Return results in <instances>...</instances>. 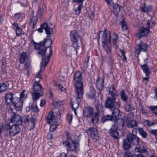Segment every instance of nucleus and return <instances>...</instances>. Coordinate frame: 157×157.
Segmentation results:
<instances>
[{
    "mask_svg": "<svg viewBox=\"0 0 157 157\" xmlns=\"http://www.w3.org/2000/svg\"><path fill=\"white\" fill-rule=\"evenodd\" d=\"M22 32V30L20 27L18 28L17 29H16V35L18 36H19L21 35V34Z\"/></svg>",
    "mask_w": 157,
    "mask_h": 157,
    "instance_id": "3c124183",
    "label": "nucleus"
},
{
    "mask_svg": "<svg viewBox=\"0 0 157 157\" xmlns=\"http://www.w3.org/2000/svg\"><path fill=\"white\" fill-rule=\"evenodd\" d=\"M83 5L82 4H80L77 7V9H76L75 10V14L76 15H78L81 13V8Z\"/></svg>",
    "mask_w": 157,
    "mask_h": 157,
    "instance_id": "49530a36",
    "label": "nucleus"
},
{
    "mask_svg": "<svg viewBox=\"0 0 157 157\" xmlns=\"http://www.w3.org/2000/svg\"><path fill=\"white\" fill-rule=\"evenodd\" d=\"M95 93L96 92L94 89L91 90L90 92L87 94V97L90 98L94 99V98Z\"/></svg>",
    "mask_w": 157,
    "mask_h": 157,
    "instance_id": "a19ab883",
    "label": "nucleus"
},
{
    "mask_svg": "<svg viewBox=\"0 0 157 157\" xmlns=\"http://www.w3.org/2000/svg\"><path fill=\"white\" fill-rule=\"evenodd\" d=\"M109 92L112 98L114 99H116V97L117 96V91L116 90L115 87L113 86L110 87L109 89Z\"/></svg>",
    "mask_w": 157,
    "mask_h": 157,
    "instance_id": "6ab92c4d",
    "label": "nucleus"
},
{
    "mask_svg": "<svg viewBox=\"0 0 157 157\" xmlns=\"http://www.w3.org/2000/svg\"><path fill=\"white\" fill-rule=\"evenodd\" d=\"M98 42L99 41L101 42L102 46L105 50L101 54L102 56L103 57L110 58L111 57V33L110 31H101L98 35Z\"/></svg>",
    "mask_w": 157,
    "mask_h": 157,
    "instance_id": "f257e3e1",
    "label": "nucleus"
},
{
    "mask_svg": "<svg viewBox=\"0 0 157 157\" xmlns=\"http://www.w3.org/2000/svg\"><path fill=\"white\" fill-rule=\"evenodd\" d=\"M32 41L34 44V49L36 50H39L38 53L42 56V59H44L45 63L44 67H45L49 62L51 57L50 56H46V49L45 47L48 48L51 45L52 43V40L50 39H44L43 41L39 43H36L33 40Z\"/></svg>",
    "mask_w": 157,
    "mask_h": 157,
    "instance_id": "f03ea898",
    "label": "nucleus"
},
{
    "mask_svg": "<svg viewBox=\"0 0 157 157\" xmlns=\"http://www.w3.org/2000/svg\"><path fill=\"white\" fill-rule=\"evenodd\" d=\"M25 67L26 70V71L29 73V71L31 69L30 62L29 60H27L25 64Z\"/></svg>",
    "mask_w": 157,
    "mask_h": 157,
    "instance_id": "58836bf2",
    "label": "nucleus"
},
{
    "mask_svg": "<svg viewBox=\"0 0 157 157\" xmlns=\"http://www.w3.org/2000/svg\"><path fill=\"white\" fill-rule=\"evenodd\" d=\"M124 121L121 118H118L116 119V121L114 122V124L113 125H115V127L117 128L118 127H121L122 128L123 127L124 125Z\"/></svg>",
    "mask_w": 157,
    "mask_h": 157,
    "instance_id": "4be33fe9",
    "label": "nucleus"
},
{
    "mask_svg": "<svg viewBox=\"0 0 157 157\" xmlns=\"http://www.w3.org/2000/svg\"><path fill=\"white\" fill-rule=\"evenodd\" d=\"M120 96L121 99L124 102L126 101L128 99V96L123 90L120 92Z\"/></svg>",
    "mask_w": 157,
    "mask_h": 157,
    "instance_id": "2f4dec72",
    "label": "nucleus"
},
{
    "mask_svg": "<svg viewBox=\"0 0 157 157\" xmlns=\"http://www.w3.org/2000/svg\"><path fill=\"white\" fill-rule=\"evenodd\" d=\"M141 68L143 72L145 73L147 76H149L150 73V70L147 63H145L141 65Z\"/></svg>",
    "mask_w": 157,
    "mask_h": 157,
    "instance_id": "aec40b11",
    "label": "nucleus"
},
{
    "mask_svg": "<svg viewBox=\"0 0 157 157\" xmlns=\"http://www.w3.org/2000/svg\"><path fill=\"white\" fill-rule=\"evenodd\" d=\"M13 94L12 93L7 94L5 96L6 101L8 105L11 103L13 99Z\"/></svg>",
    "mask_w": 157,
    "mask_h": 157,
    "instance_id": "a878e982",
    "label": "nucleus"
},
{
    "mask_svg": "<svg viewBox=\"0 0 157 157\" xmlns=\"http://www.w3.org/2000/svg\"><path fill=\"white\" fill-rule=\"evenodd\" d=\"M12 25H13V26H14L15 28L16 29H17L18 28H19L20 27L18 26V24L17 23H16V22H14V23H13L12 24Z\"/></svg>",
    "mask_w": 157,
    "mask_h": 157,
    "instance_id": "338daca9",
    "label": "nucleus"
},
{
    "mask_svg": "<svg viewBox=\"0 0 157 157\" xmlns=\"http://www.w3.org/2000/svg\"><path fill=\"white\" fill-rule=\"evenodd\" d=\"M113 120H114L112 116L111 115V116L109 115H108L103 117L102 119V121L104 122L107 121L108 120L112 121Z\"/></svg>",
    "mask_w": 157,
    "mask_h": 157,
    "instance_id": "a18cd8bd",
    "label": "nucleus"
},
{
    "mask_svg": "<svg viewBox=\"0 0 157 157\" xmlns=\"http://www.w3.org/2000/svg\"><path fill=\"white\" fill-rule=\"evenodd\" d=\"M30 105L31 107V110L33 112H37L39 111L36 102H33L32 104H31Z\"/></svg>",
    "mask_w": 157,
    "mask_h": 157,
    "instance_id": "c9c22d12",
    "label": "nucleus"
},
{
    "mask_svg": "<svg viewBox=\"0 0 157 157\" xmlns=\"http://www.w3.org/2000/svg\"><path fill=\"white\" fill-rule=\"evenodd\" d=\"M22 105L23 101L21 100L17 104L14 105H13L17 110L20 111L22 109Z\"/></svg>",
    "mask_w": 157,
    "mask_h": 157,
    "instance_id": "c85d7f7f",
    "label": "nucleus"
},
{
    "mask_svg": "<svg viewBox=\"0 0 157 157\" xmlns=\"http://www.w3.org/2000/svg\"><path fill=\"white\" fill-rule=\"evenodd\" d=\"M148 108L152 113L157 116V105L151 106Z\"/></svg>",
    "mask_w": 157,
    "mask_h": 157,
    "instance_id": "4c0bfd02",
    "label": "nucleus"
},
{
    "mask_svg": "<svg viewBox=\"0 0 157 157\" xmlns=\"http://www.w3.org/2000/svg\"><path fill=\"white\" fill-rule=\"evenodd\" d=\"M146 148L144 147H135V150L136 152L140 153H144L146 151Z\"/></svg>",
    "mask_w": 157,
    "mask_h": 157,
    "instance_id": "f704fd0d",
    "label": "nucleus"
},
{
    "mask_svg": "<svg viewBox=\"0 0 157 157\" xmlns=\"http://www.w3.org/2000/svg\"><path fill=\"white\" fill-rule=\"evenodd\" d=\"M149 31L148 27L143 28L136 35V36L138 38L140 39L142 37L147 36L149 33Z\"/></svg>",
    "mask_w": 157,
    "mask_h": 157,
    "instance_id": "2eb2a0df",
    "label": "nucleus"
},
{
    "mask_svg": "<svg viewBox=\"0 0 157 157\" xmlns=\"http://www.w3.org/2000/svg\"><path fill=\"white\" fill-rule=\"evenodd\" d=\"M119 107H115L113 110L112 114V117L114 119L116 120L117 118L119 116L120 114V110L118 109Z\"/></svg>",
    "mask_w": 157,
    "mask_h": 157,
    "instance_id": "b1692460",
    "label": "nucleus"
},
{
    "mask_svg": "<svg viewBox=\"0 0 157 157\" xmlns=\"http://www.w3.org/2000/svg\"><path fill=\"white\" fill-rule=\"evenodd\" d=\"M87 133L88 135L93 139H97L99 137L97 129L95 128H90L87 130Z\"/></svg>",
    "mask_w": 157,
    "mask_h": 157,
    "instance_id": "9b49d317",
    "label": "nucleus"
},
{
    "mask_svg": "<svg viewBox=\"0 0 157 157\" xmlns=\"http://www.w3.org/2000/svg\"><path fill=\"white\" fill-rule=\"evenodd\" d=\"M124 157H133V155L130 153L125 152L124 153Z\"/></svg>",
    "mask_w": 157,
    "mask_h": 157,
    "instance_id": "e2e57ef3",
    "label": "nucleus"
},
{
    "mask_svg": "<svg viewBox=\"0 0 157 157\" xmlns=\"http://www.w3.org/2000/svg\"><path fill=\"white\" fill-rule=\"evenodd\" d=\"M29 118L28 115L24 116L23 118V121H22V124L24 123L25 126H27L29 124Z\"/></svg>",
    "mask_w": 157,
    "mask_h": 157,
    "instance_id": "ea45409f",
    "label": "nucleus"
},
{
    "mask_svg": "<svg viewBox=\"0 0 157 157\" xmlns=\"http://www.w3.org/2000/svg\"><path fill=\"white\" fill-rule=\"evenodd\" d=\"M44 90L39 82L35 81L33 84V90L31 92L34 101H37L40 96L43 95Z\"/></svg>",
    "mask_w": 157,
    "mask_h": 157,
    "instance_id": "20e7f679",
    "label": "nucleus"
},
{
    "mask_svg": "<svg viewBox=\"0 0 157 157\" xmlns=\"http://www.w3.org/2000/svg\"><path fill=\"white\" fill-rule=\"evenodd\" d=\"M34 12L32 11V18L30 19L31 24H33V29H34L35 26L37 22V15L36 16H34Z\"/></svg>",
    "mask_w": 157,
    "mask_h": 157,
    "instance_id": "393cba45",
    "label": "nucleus"
},
{
    "mask_svg": "<svg viewBox=\"0 0 157 157\" xmlns=\"http://www.w3.org/2000/svg\"><path fill=\"white\" fill-rule=\"evenodd\" d=\"M45 101L44 100H41L40 104V106L41 107L43 106L45 104Z\"/></svg>",
    "mask_w": 157,
    "mask_h": 157,
    "instance_id": "774afa93",
    "label": "nucleus"
},
{
    "mask_svg": "<svg viewBox=\"0 0 157 157\" xmlns=\"http://www.w3.org/2000/svg\"><path fill=\"white\" fill-rule=\"evenodd\" d=\"M14 18L17 19H19L22 17L21 14L18 13L15 14L14 15Z\"/></svg>",
    "mask_w": 157,
    "mask_h": 157,
    "instance_id": "864d4df0",
    "label": "nucleus"
},
{
    "mask_svg": "<svg viewBox=\"0 0 157 157\" xmlns=\"http://www.w3.org/2000/svg\"><path fill=\"white\" fill-rule=\"evenodd\" d=\"M121 27L122 28V30L123 31H126L128 29V27L126 25V22L124 20L120 22Z\"/></svg>",
    "mask_w": 157,
    "mask_h": 157,
    "instance_id": "de8ad7c7",
    "label": "nucleus"
},
{
    "mask_svg": "<svg viewBox=\"0 0 157 157\" xmlns=\"http://www.w3.org/2000/svg\"><path fill=\"white\" fill-rule=\"evenodd\" d=\"M71 105L73 109H76L79 107V102L77 100L75 101H73L72 102Z\"/></svg>",
    "mask_w": 157,
    "mask_h": 157,
    "instance_id": "c03bdc74",
    "label": "nucleus"
},
{
    "mask_svg": "<svg viewBox=\"0 0 157 157\" xmlns=\"http://www.w3.org/2000/svg\"><path fill=\"white\" fill-rule=\"evenodd\" d=\"M74 3H75L77 4L80 3L82 5L83 2L84 0H72Z\"/></svg>",
    "mask_w": 157,
    "mask_h": 157,
    "instance_id": "4d7b16f0",
    "label": "nucleus"
},
{
    "mask_svg": "<svg viewBox=\"0 0 157 157\" xmlns=\"http://www.w3.org/2000/svg\"><path fill=\"white\" fill-rule=\"evenodd\" d=\"M115 100L109 97L105 101V107L111 109H113L115 107H119L120 104L117 102H115Z\"/></svg>",
    "mask_w": 157,
    "mask_h": 157,
    "instance_id": "6e6552de",
    "label": "nucleus"
},
{
    "mask_svg": "<svg viewBox=\"0 0 157 157\" xmlns=\"http://www.w3.org/2000/svg\"><path fill=\"white\" fill-rule=\"evenodd\" d=\"M151 133L155 136V138L157 141V130H151L150 131Z\"/></svg>",
    "mask_w": 157,
    "mask_h": 157,
    "instance_id": "603ef678",
    "label": "nucleus"
},
{
    "mask_svg": "<svg viewBox=\"0 0 157 157\" xmlns=\"http://www.w3.org/2000/svg\"><path fill=\"white\" fill-rule=\"evenodd\" d=\"M25 92V90H23L20 94V98H19L21 100H22L23 98L26 97V96L24 94Z\"/></svg>",
    "mask_w": 157,
    "mask_h": 157,
    "instance_id": "5fc2aeb1",
    "label": "nucleus"
},
{
    "mask_svg": "<svg viewBox=\"0 0 157 157\" xmlns=\"http://www.w3.org/2000/svg\"><path fill=\"white\" fill-rule=\"evenodd\" d=\"M20 100H21L19 98L17 97H15L13 98L11 103L13 104V105L17 104V102H19L20 101Z\"/></svg>",
    "mask_w": 157,
    "mask_h": 157,
    "instance_id": "09e8293b",
    "label": "nucleus"
},
{
    "mask_svg": "<svg viewBox=\"0 0 157 157\" xmlns=\"http://www.w3.org/2000/svg\"><path fill=\"white\" fill-rule=\"evenodd\" d=\"M70 38L71 41L73 43V46L75 49L76 53H77V49L80 46L78 45V39L79 36L78 32L75 30L72 31L70 33Z\"/></svg>",
    "mask_w": 157,
    "mask_h": 157,
    "instance_id": "0eeeda50",
    "label": "nucleus"
},
{
    "mask_svg": "<svg viewBox=\"0 0 157 157\" xmlns=\"http://www.w3.org/2000/svg\"><path fill=\"white\" fill-rule=\"evenodd\" d=\"M112 4L111 5L113 7L112 12L114 14L118 15L120 10V7L117 4Z\"/></svg>",
    "mask_w": 157,
    "mask_h": 157,
    "instance_id": "412c9836",
    "label": "nucleus"
},
{
    "mask_svg": "<svg viewBox=\"0 0 157 157\" xmlns=\"http://www.w3.org/2000/svg\"><path fill=\"white\" fill-rule=\"evenodd\" d=\"M117 128L115 125H113L110 130V133L111 136L116 140L118 138L119 136V133L116 130Z\"/></svg>",
    "mask_w": 157,
    "mask_h": 157,
    "instance_id": "dca6fc26",
    "label": "nucleus"
},
{
    "mask_svg": "<svg viewBox=\"0 0 157 157\" xmlns=\"http://www.w3.org/2000/svg\"><path fill=\"white\" fill-rule=\"evenodd\" d=\"M147 45L141 41L140 44L137 45L135 48V52L137 55H139L142 51L145 52L147 47Z\"/></svg>",
    "mask_w": 157,
    "mask_h": 157,
    "instance_id": "f8f14e48",
    "label": "nucleus"
},
{
    "mask_svg": "<svg viewBox=\"0 0 157 157\" xmlns=\"http://www.w3.org/2000/svg\"><path fill=\"white\" fill-rule=\"evenodd\" d=\"M137 125V122L134 120H131L128 122L127 126L129 128H133Z\"/></svg>",
    "mask_w": 157,
    "mask_h": 157,
    "instance_id": "bb28decb",
    "label": "nucleus"
},
{
    "mask_svg": "<svg viewBox=\"0 0 157 157\" xmlns=\"http://www.w3.org/2000/svg\"><path fill=\"white\" fill-rule=\"evenodd\" d=\"M11 122L15 123L14 124L21 125L22 124V117L19 115L14 113L12 116Z\"/></svg>",
    "mask_w": 157,
    "mask_h": 157,
    "instance_id": "ddd939ff",
    "label": "nucleus"
},
{
    "mask_svg": "<svg viewBox=\"0 0 157 157\" xmlns=\"http://www.w3.org/2000/svg\"><path fill=\"white\" fill-rule=\"evenodd\" d=\"M40 69L38 72L35 75L36 77L40 79H42V77L41 74V71L43 64V61L40 63Z\"/></svg>",
    "mask_w": 157,
    "mask_h": 157,
    "instance_id": "e433bc0d",
    "label": "nucleus"
},
{
    "mask_svg": "<svg viewBox=\"0 0 157 157\" xmlns=\"http://www.w3.org/2000/svg\"><path fill=\"white\" fill-rule=\"evenodd\" d=\"M62 50L63 52L65 53L66 56H71V54L68 51H67V48L66 46H64L63 47Z\"/></svg>",
    "mask_w": 157,
    "mask_h": 157,
    "instance_id": "37998d69",
    "label": "nucleus"
},
{
    "mask_svg": "<svg viewBox=\"0 0 157 157\" xmlns=\"http://www.w3.org/2000/svg\"><path fill=\"white\" fill-rule=\"evenodd\" d=\"M94 113L93 109L91 107L86 108L83 112L84 116L87 117H91Z\"/></svg>",
    "mask_w": 157,
    "mask_h": 157,
    "instance_id": "a211bd4d",
    "label": "nucleus"
},
{
    "mask_svg": "<svg viewBox=\"0 0 157 157\" xmlns=\"http://www.w3.org/2000/svg\"><path fill=\"white\" fill-rule=\"evenodd\" d=\"M151 7L150 6H141L140 7V10L143 12L148 13L151 11Z\"/></svg>",
    "mask_w": 157,
    "mask_h": 157,
    "instance_id": "7c9ffc66",
    "label": "nucleus"
},
{
    "mask_svg": "<svg viewBox=\"0 0 157 157\" xmlns=\"http://www.w3.org/2000/svg\"><path fill=\"white\" fill-rule=\"evenodd\" d=\"M46 121L49 124L54 123L50 126L49 130L50 132H52L56 129L58 126L56 123L58 121V118L57 117L54 116L53 113L51 111L49 113L46 118Z\"/></svg>",
    "mask_w": 157,
    "mask_h": 157,
    "instance_id": "39448f33",
    "label": "nucleus"
},
{
    "mask_svg": "<svg viewBox=\"0 0 157 157\" xmlns=\"http://www.w3.org/2000/svg\"><path fill=\"white\" fill-rule=\"evenodd\" d=\"M127 138L130 141L132 145L134 146H137L139 144L140 139L136 135L129 134L127 136Z\"/></svg>",
    "mask_w": 157,
    "mask_h": 157,
    "instance_id": "9d476101",
    "label": "nucleus"
},
{
    "mask_svg": "<svg viewBox=\"0 0 157 157\" xmlns=\"http://www.w3.org/2000/svg\"><path fill=\"white\" fill-rule=\"evenodd\" d=\"M74 80L75 82V86L78 98H80L83 94V83L82 82V74L77 71L74 74Z\"/></svg>",
    "mask_w": 157,
    "mask_h": 157,
    "instance_id": "7ed1b4c3",
    "label": "nucleus"
},
{
    "mask_svg": "<svg viewBox=\"0 0 157 157\" xmlns=\"http://www.w3.org/2000/svg\"><path fill=\"white\" fill-rule=\"evenodd\" d=\"M89 57L87 56V60H85V62L84 63V66L86 68L88 66V63H89Z\"/></svg>",
    "mask_w": 157,
    "mask_h": 157,
    "instance_id": "13d9d810",
    "label": "nucleus"
},
{
    "mask_svg": "<svg viewBox=\"0 0 157 157\" xmlns=\"http://www.w3.org/2000/svg\"><path fill=\"white\" fill-rule=\"evenodd\" d=\"M141 112L143 114L146 115L147 114V110L146 109H144L143 107H142Z\"/></svg>",
    "mask_w": 157,
    "mask_h": 157,
    "instance_id": "0e129e2a",
    "label": "nucleus"
},
{
    "mask_svg": "<svg viewBox=\"0 0 157 157\" xmlns=\"http://www.w3.org/2000/svg\"><path fill=\"white\" fill-rule=\"evenodd\" d=\"M19 125L16 124L11 125L10 124H8L5 125V127L6 130L10 131V135L13 136L20 132L21 128Z\"/></svg>",
    "mask_w": 157,
    "mask_h": 157,
    "instance_id": "423d86ee",
    "label": "nucleus"
},
{
    "mask_svg": "<svg viewBox=\"0 0 157 157\" xmlns=\"http://www.w3.org/2000/svg\"><path fill=\"white\" fill-rule=\"evenodd\" d=\"M92 122L93 124H96L98 121V113H94L92 116Z\"/></svg>",
    "mask_w": 157,
    "mask_h": 157,
    "instance_id": "72a5a7b5",
    "label": "nucleus"
},
{
    "mask_svg": "<svg viewBox=\"0 0 157 157\" xmlns=\"http://www.w3.org/2000/svg\"><path fill=\"white\" fill-rule=\"evenodd\" d=\"M104 84V79L103 78H98L96 82V86L97 88L100 92L102 90Z\"/></svg>",
    "mask_w": 157,
    "mask_h": 157,
    "instance_id": "f3484780",
    "label": "nucleus"
},
{
    "mask_svg": "<svg viewBox=\"0 0 157 157\" xmlns=\"http://www.w3.org/2000/svg\"><path fill=\"white\" fill-rule=\"evenodd\" d=\"M138 131L140 135L144 138H146L147 136V134L144 131L143 128H139Z\"/></svg>",
    "mask_w": 157,
    "mask_h": 157,
    "instance_id": "c756f323",
    "label": "nucleus"
},
{
    "mask_svg": "<svg viewBox=\"0 0 157 157\" xmlns=\"http://www.w3.org/2000/svg\"><path fill=\"white\" fill-rule=\"evenodd\" d=\"M27 58V54L25 52H22L20 55V58L19 59V61L20 63H23Z\"/></svg>",
    "mask_w": 157,
    "mask_h": 157,
    "instance_id": "473e14b6",
    "label": "nucleus"
},
{
    "mask_svg": "<svg viewBox=\"0 0 157 157\" xmlns=\"http://www.w3.org/2000/svg\"><path fill=\"white\" fill-rule=\"evenodd\" d=\"M6 65H5L3 63V62H2V73L5 74V73L6 72V70L5 69Z\"/></svg>",
    "mask_w": 157,
    "mask_h": 157,
    "instance_id": "680f3d73",
    "label": "nucleus"
},
{
    "mask_svg": "<svg viewBox=\"0 0 157 157\" xmlns=\"http://www.w3.org/2000/svg\"><path fill=\"white\" fill-rule=\"evenodd\" d=\"M120 52L121 54V55L120 56L121 58L125 60H126L127 58L125 55V53L124 51V50H120Z\"/></svg>",
    "mask_w": 157,
    "mask_h": 157,
    "instance_id": "8fccbe9b",
    "label": "nucleus"
},
{
    "mask_svg": "<svg viewBox=\"0 0 157 157\" xmlns=\"http://www.w3.org/2000/svg\"><path fill=\"white\" fill-rule=\"evenodd\" d=\"M9 86V84L7 82H3L0 84V92H2L6 90Z\"/></svg>",
    "mask_w": 157,
    "mask_h": 157,
    "instance_id": "cd10ccee",
    "label": "nucleus"
},
{
    "mask_svg": "<svg viewBox=\"0 0 157 157\" xmlns=\"http://www.w3.org/2000/svg\"><path fill=\"white\" fill-rule=\"evenodd\" d=\"M123 144V147L125 150H128L131 147V144L127 138L124 140Z\"/></svg>",
    "mask_w": 157,
    "mask_h": 157,
    "instance_id": "5701e85b",
    "label": "nucleus"
},
{
    "mask_svg": "<svg viewBox=\"0 0 157 157\" xmlns=\"http://www.w3.org/2000/svg\"><path fill=\"white\" fill-rule=\"evenodd\" d=\"M58 86L59 88L62 91H65V89L62 85L60 84H58Z\"/></svg>",
    "mask_w": 157,
    "mask_h": 157,
    "instance_id": "052dcab7",
    "label": "nucleus"
},
{
    "mask_svg": "<svg viewBox=\"0 0 157 157\" xmlns=\"http://www.w3.org/2000/svg\"><path fill=\"white\" fill-rule=\"evenodd\" d=\"M41 27L45 30L48 37L50 38L52 36L53 33V29L50 27L46 23H44L41 24Z\"/></svg>",
    "mask_w": 157,
    "mask_h": 157,
    "instance_id": "4468645a",
    "label": "nucleus"
},
{
    "mask_svg": "<svg viewBox=\"0 0 157 157\" xmlns=\"http://www.w3.org/2000/svg\"><path fill=\"white\" fill-rule=\"evenodd\" d=\"M144 123L146 124L148 126H151L153 125L152 121H149L148 120H145Z\"/></svg>",
    "mask_w": 157,
    "mask_h": 157,
    "instance_id": "6e6d98bb",
    "label": "nucleus"
},
{
    "mask_svg": "<svg viewBox=\"0 0 157 157\" xmlns=\"http://www.w3.org/2000/svg\"><path fill=\"white\" fill-rule=\"evenodd\" d=\"M46 6L44 4L42 5L40 8L38 10V12L39 13L40 15L42 16L44 11L46 10Z\"/></svg>",
    "mask_w": 157,
    "mask_h": 157,
    "instance_id": "79ce46f5",
    "label": "nucleus"
},
{
    "mask_svg": "<svg viewBox=\"0 0 157 157\" xmlns=\"http://www.w3.org/2000/svg\"><path fill=\"white\" fill-rule=\"evenodd\" d=\"M155 24L153 22H150L149 21H148L147 25L149 27H148L149 28L154 26Z\"/></svg>",
    "mask_w": 157,
    "mask_h": 157,
    "instance_id": "bf43d9fd",
    "label": "nucleus"
},
{
    "mask_svg": "<svg viewBox=\"0 0 157 157\" xmlns=\"http://www.w3.org/2000/svg\"><path fill=\"white\" fill-rule=\"evenodd\" d=\"M71 144L70 142L65 141L63 142V144L65 146L68 147L72 151L77 152L78 149L79 143L75 140H71Z\"/></svg>",
    "mask_w": 157,
    "mask_h": 157,
    "instance_id": "1a4fd4ad",
    "label": "nucleus"
},
{
    "mask_svg": "<svg viewBox=\"0 0 157 157\" xmlns=\"http://www.w3.org/2000/svg\"><path fill=\"white\" fill-rule=\"evenodd\" d=\"M47 137L48 139L51 140L53 138V135L51 133H49L48 134Z\"/></svg>",
    "mask_w": 157,
    "mask_h": 157,
    "instance_id": "69168bd1",
    "label": "nucleus"
}]
</instances>
